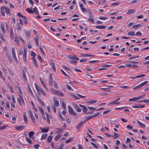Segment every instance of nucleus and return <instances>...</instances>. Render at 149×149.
<instances>
[{"label": "nucleus", "mask_w": 149, "mask_h": 149, "mask_svg": "<svg viewBox=\"0 0 149 149\" xmlns=\"http://www.w3.org/2000/svg\"><path fill=\"white\" fill-rule=\"evenodd\" d=\"M40 49L41 52V53L45 55V52L43 49L41 47H39Z\"/></svg>", "instance_id": "64"}, {"label": "nucleus", "mask_w": 149, "mask_h": 149, "mask_svg": "<svg viewBox=\"0 0 149 149\" xmlns=\"http://www.w3.org/2000/svg\"><path fill=\"white\" fill-rule=\"evenodd\" d=\"M24 120L26 124H27V116L25 112L24 113L23 115Z\"/></svg>", "instance_id": "21"}, {"label": "nucleus", "mask_w": 149, "mask_h": 149, "mask_svg": "<svg viewBox=\"0 0 149 149\" xmlns=\"http://www.w3.org/2000/svg\"><path fill=\"white\" fill-rule=\"evenodd\" d=\"M120 97L118 98L116 100H115L114 101H112L110 103H109V104L110 105H113L115 104H118L120 103V102L117 103L118 101H119L120 100Z\"/></svg>", "instance_id": "4"}, {"label": "nucleus", "mask_w": 149, "mask_h": 149, "mask_svg": "<svg viewBox=\"0 0 149 149\" xmlns=\"http://www.w3.org/2000/svg\"><path fill=\"white\" fill-rule=\"evenodd\" d=\"M28 112L29 113V116L30 117L33 116V114L32 113V111L30 109H29L28 111Z\"/></svg>", "instance_id": "51"}, {"label": "nucleus", "mask_w": 149, "mask_h": 149, "mask_svg": "<svg viewBox=\"0 0 149 149\" xmlns=\"http://www.w3.org/2000/svg\"><path fill=\"white\" fill-rule=\"evenodd\" d=\"M17 15L18 16L22 17L23 18H25V16H23L20 13H18L17 14Z\"/></svg>", "instance_id": "57"}, {"label": "nucleus", "mask_w": 149, "mask_h": 149, "mask_svg": "<svg viewBox=\"0 0 149 149\" xmlns=\"http://www.w3.org/2000/svg\"><path fill=\"white\" fill-rule=\"evenodd\" d=\"M53 101L54 102V105L55 107H58L59 106V103L58 100L56 98H53Z\"/></svg>", "instance_id": "3"}, {"label": "nucleus", "mask_w": 149, "mask_h": 149, "mask_svg": "<svg viewBox=\"0 0 149 149\" xmlns=\"http://www.w3.org/2000/svg\"><path fill=\"white\" fill-rule=\"evenodd\" d=\"M6 56L8 58L9 62H10V63H11L12 62V60L11 58L10 57V55L8 54H6Z\"/></svg>", "instance_id": "34"}, {"label": "nucleus", "mask_w": 149, "mask_h": 149, "mask_svg": "<svg viewBox=\"0 0 149 149\" xmlns=\"http://www.w3.org/2000/svg\"><path fill=\"white\" fill-rule=\"evenodd\" d=\"M34 134V132H33L31 131V132H30L29 133V137L31 138H33V135Z\"/></svg>", "instance_id": "35"}, {"label": "nucleus", "mask_w": 149, "mask_h": 149, "mask_svg": "<svg viewBox=\"0 0 149 149\" xmlns=\"http://www.w3.org/2000/svg\"><path fill=\"white\" fill-rule=\"evenodd\" d=\"M61 106H62V108L64 109H66V105L64 102H62V104H61Z\"/></svg>", "instance_id": "40"}, {"label": "nucleus", "mask_w": 149, "mask_h": 149, "mask_svg": "<svg viewBox=\"0 0 149 149\" xmlns=\"http://www.w3.org/2000/svg\"><path fill=\"white\" fill-rule=\"evenodd\" d=\"M135 12V10L133 9H130L129 10L128 12L127 13V14H131L134 13Z\"/></svg>", "instance_id": "14"}, {"label": "nucleus", "mask_w": 149, "mask_h": 149, "mask_svg": "<svg viewBox=\"0 0 149 149\" xmlns=\"http://www.w3.org/2000/svg\"><path fill=\"white\" fill-rule=\"evenodd\" d=\"M73 107L74 108L77 110V111L78 112H80L81 111V109L76 104H73Z\"/></svg>", "instance_id": "5"}, {"label": "nucleus", "mask_w": 149, "mask_h": 149, "mask_svg": "<svg viewBox=\"0 0 149 149\" xmlns=\"http://www.w3.org/2000/svg\"><path fill=\"white\" fill-rule=\"evenodd\" d=\"M24 126L23 125L17 126L15 127V129L17 130H20L24 128Z\"/></svg>", "instance_id": "15"}, {"label": "nucleus", "mask_w": 149, "mask_h": 149, "mask_svg": "<svg viewBox=\"0 0 149 149\" xmlns=\"http://www.w3.org/2000/svg\"><path fill=\"white\" fill-rule=\"evenodd\" d=\"M106 27V26L99 25L96 26V28L99 29H104Z\"/></svg>", "instance_id": "26"}, {"label": "nucleus", "mask_w": 149, "mask_h": 149, "mask_svg": "<svg viewBox=\"0 0 149 149\" xmlns=\"http://www.w3.org/2000/svg\"><path fill=\"white\" fill-rule=\"evenodd\" d=\"M128 35L131 36H134L135 35L134 32V31L129 32L128 33Z\"/></svg>", "instance_id": "47"}, {"label": "nucleus", "mask_w": 149, "mask_h": 149, "mask_svg": "<svg viewBox=\"0 0 149 149\" xmlns=\"http://www.w3.org/2000/svg\"><path fill=\"white\" fill-rule=\"evenodd\" d=\"M62 136L61 135H56L54 138V140L56 141H57Z\"/></svg>", "instance_id": "23"}, {"label": "nucleus", "mask_w": 149, "mask_h": 149, "mask_svg": "<svg viewBox=\"0 0 149 149\" xmlns=\"http://www.w3.org/2000/svg\"><path fill=\"white\" fill-rule=\"evenodd\" d=\"M88 20L91 22L93 23H95L94 19L92 18H89L88 19Z\"/></svg>", "instance_id": "55"}, {"label": "nucleus", "mask_w": 149, "mask_h": 149, "mask_svg": "<svg viewBox=\"0 0 149 149\" xmlns=\"http://www.w3.org/2000/svg\"><path fill=\"white\" fill-rule=\"evenodd\" d=\"M18 89L19 90V93H18V95L20 94L22 95V91L21 89L20 88V87H18Z\"/></svg>", "instance_id": "58"}, {"label": "nucleus", "mask_w": 149, "mask_h": 149, "mask_svg": "<svg viewBox=\"0 0 149 149\" xmlns=\"http://www.w3.org/2000/svg\"><path fill=\"white\" fill-rule=\"evenodd\" d=\"M66 87L70 91H73V89L68 85H66Z\"/></svg>", "instance_id": "46"}, {"label": "nucleus", "mask_w": 149, "mask_h": 149, "mask_svg": "<svg viewBox=\"0 0 149 149\" xmlns=\"http://www.w3.org/2000/svg\"><path fill=\"white\" fill-rule=\"evenodd\" d=\"M145 96V94L141 96H140L138 97H137L138 100H139L140 99H141V98H144Z\"/></svg>", "instance_id": "60"}, {"label": "nucleus", "mask_w": 149, "mask_h": 149, "mask_svg": "<svg viewBox=\"0 0 149 149\" xmlns=\"http://www.w3.org/2000/svg\"><path fill=\"white\" fill-rule=\"evenodd\" d=\"M8 87H9V88L10 89V91H11V92L12 93H13V87L11 85H10V84H8Z\"/></svg>", "instance_id": "49"}, {"label": "nucleus", "mask_w": 149, "mask_h": 149, "mask_svg": "<svg viewBox=\"0 0 149 149\" xmlns=\"http://www.w3.org/2000/svg\"><path fill=\"white\" fill-rule=\"evenodd\" d=\"M31 55L32 56H33V58H35V56H36V54L34 52H31Z\"/></svg>", "instance_id": "63"}, {"label": "nucleus", "mask_w": 149, "mask_h": 149, "mask_svg": "<svg viewBox=\"0 0 149 149\" xmlns=\"http://www.w3.org/2000/svg\"><path fill=\"white\" fill-rule=\"evenodd\" d=\"M82 110L83 112L85 113L86 114V113H87V111H88V109L85 106L83 108Z\"/></svg>", "instance_id": "39"}, {"label": "nucleus", "mask_w": 149, "mask_h": 149, "mask_svg": "<svg viewBox=\"0 0 149 149\" xmlns=\"http://www.w3.org/2000/svg\"><path fill=\"white\" fill-rule=\"evenodd\" d=\"M50 90L53 94L56 95L57 90L52 88L50 89Z\"/></svg>", "instance_id": "33"}, {"label": "nucleus", "mask_w": 149, "mask_h": 149, "mask_svg": "<svg viewBox=\"0 0 149 149\" xmlns=\"http://www.w3.org/2000/svg\"><path fill=\"white\" fill-rule=\"evenodd\" d=\"M68 112L70 114L73 116H76L77 115V113L74 111L71 106L70 105H68Z\"/></svg>", "instance_id": "1"}, {"label": "nucleus", "mask_w": 149, "mask_h": 149, "mask_svg": "<svg viewBox=\"0 0 149 149\" xmlns=\"http://www.w3.org/2000/svg\"><path fill=\"white\" fill-rule=\"evenodd\" d=\"M27 86L28 89V91L30 93L31 95H33V92L32 91L29 85H27Z\"/></svg>", "instance_id": "29"}, {"label": "nucleus", "mask_w": 149, "mask_h": 149, "mask_svg": "<svg viewBox=\"0 0 149 149\" xmlns=\"http://www.w3.org/2000/svg\"><path fill=\"white\" fill-rule=\"evenodd\" d=\"M39 110L42 113V114L43 115H44V111L43 110V109L42 108L40 107H39Z\"/></svg>", "instance_id": "52"}, {"label": "nucleus", "mask_w": 149, "mask_h": 149, "mask_svg": "<svg viewBox=\"0 0 149 149\" xmlns=\"http://www.w3.org/2000/svg\"><path fill=\"white\" fill-rule=\"evenodd\" d=\"M47 134L44 133L42 134L41 139L45 140L46 139L47 136Z\"/></svg>", "instance_id": "22"}, {"label": "nucleus", "mask_w": 149, "mask_h": 149, "mask_svg": "<svg viewBox=\"0 0 149 149\" xmlns=\"http://www.w3.org/2000/svg\"><path fill=\"white\" fill-rule=\"evenodd\" d=\"M145 76H146V75L145 74H141V75H138L135 77H130V78L131 79H134L136 78H139L142 77H144Z\"/></svg>", "instance_id": "16"}, {"label": "nucleus", "mask_w": 149, "mask_h": 149, "mask_svg": "<svg viewBox=\"0 0 149 149\" xmlns=\"http://www.w3.org/2000/svg\"><path fill=\"white\" fill-rule=\"evenodd\" d=\"M5 12L6 14H7L10 15V9L9 8H7L5 7Z\"/></svg>", "instance_id": "37"}, {"label": "nucleus", "mask_w": 149, "mask_h": 149, "mask_svg": "<svg viewBox=\"0 0 149 149\" xmlns=\"http://www.w3.org/2000/svg\"><path fill=\"white\" fill-rule=\"evenodd\" d=\"M31 33V32H26V34L27 37L28 38L30 36Z\"/></svg>", "instance_id": "56"}, {"label": "nucleus", "mask_w": 149, "mask_h": 149, "mask_svg": "<svg viewBox=\"0 0 149 149\" xmlns=\"http://www.w3.org/2000/svg\"><path fill=\"white\" fill-rule=\"evenodd\" d=\"M7 127L6 125H4L2 127H0V130H3Z\"/></svg>", "instance_id": "59"}, {"label": "nucleus", "mask_w": 149, "mask_h": 149, "mask_svg": "<svg viewBox=\"0 0 149 149\" xmlns=\"http://www.w3.org/2000/svg\"><path fill=\"white\" fill-rule=\"evenodd\" d=\"M135 35L139 36H142V34L140 32L138 31L136 33Z\"/></svg>", "instance_id": "62"}, {"label": "nucleus", "mask_w": 149, "mask_h": 149, "mask_svg": "<svg viewBox=\"0 0 149 149\" xmlns=\"http://www.w3.org/2000/svg\"><path fill=\"white\" fill-rule=\"evenodd\" d=\"M26 10L29 13H33V12L32 10L30 9L29 8H27L26 9Z\"/></svg>", "instance_id": "50"}, {"label": "nucleus", "mask_w": 149, "mask_h": 149, "mask_svg": "<svg viewBox=\"0 0 149 149\" xmlns=\"http://www.w3.org/2000/svg\"><path fill=\"white\" fill-rule=\"evenodd\" d=\"M39 79H40V82L41 83V84L44 87L45 89H46V90H47V88L45 84V83H44V82L42 80V79L41 77H40Z\"/></svg>", "instance_id": "11"}, {"label": "nucleus", "mask_w": 149, "mask_h": 149, "mask_svg": "<svg viewBox=\"0 0 149 149\" xmlns=\"http://www.w3.org/2000/svg\"><path fill=\"white\" fill-rule=\"evenodd\" d=\"M26 141L30 144H31L32 143V142L31 140L28 138H26Z\"/></svg>", "instance_id": "36"}, {"label": "nucleus", "mask_w": 149, "mask_h": 149, "mask_svg": "<svg viewBox=\"0 0 149 149\" xmlns=\"http://www.w3.org/2000/svg\"><path fill=\"white\" fill-rule=\"evenodd\" d=\"M56 95L61 97H63L64 96V94L59 90L57 91Z\"/></svg>", "instance_id": "10"}, {"label": "nucleus", "mask_w": 149, "mask_h": 149, "mask_svg": "<svg viewBox=\"0 0 149 149\" xmlns=\"http://www.w3.org/2000/svg\"><path fill=\"white\" fill-rule=\"evenodd\" d=\"M38 39L39 38L38 36H36L34 39L35 41L36 45L37 46H38L39 45L38 42Z\"/></svg>", "instance_id": "9"}, {"label": "nucleus", "mask_w": 149, "mask_h": 149, "mask_svg": "<svg viewBox=\"0 0 149 149\" xmlns=\"http://www.w3.org/2000/svg\"><path fill=\"white\" fill-rule=\"evenodd\" d=\"M137 122H138V124L139 125H140V126H141V127H145V124H143L142 123H141L138 120L137 121Z\"/></svg>", "instance_id": "43"}, {"label": "nucleus", "mask_w": 149, "mask_h": 149, "mask_svg": "<svg viewBox=\"0 0 149 149\" xmlns=\"http://www.w3.org/2000/svg\"><path fill=\"white\" fill-rule=\"evenodd\" d=\"M19 97H20L21 100H22V102L23 104L24 105V100L23 98V97H22V95L19 94Z\"/></svg>", "instance_id": "53"}, {"label": "nucleus", "mask_w": 149, "mask_h": 149, "mask_svg": "<svg viewBox=\"0 0 149 149\" xmlns=\"http://www.w3.org/2000/svg\"><path fill=\"white\" fill-rule=\"evenodd\" d=\"M53 86L56 89H58V84L56 82H54Z\"/></svg>", "instance_id": "48"}, {"label": "nucleus", "mask_w": 149, "mask_h": 149, "mask_svg": "<svg viewBox=\"0 0 149 149\" xmlns=\"http://www.w3.org/2000/svg\"><path fill=\"white\" fill-rule=\"evenodd\" d=\"M119 136V135L118 134L114 133L112 136L114 139H116L118 138Z\"/></svg>", "instance_id": "31"}, {"label": "nucleus", "mask_w": 149, "mask_h": 149, "mask_svg": "<svg viewBox=\"0 0 149 149\" xmlns=\"http://www.w3.org/2000/svg\"><path fill=\"white\" fill-rule=\"evenodd\" d=\"M32 59L34 64L35 66L36 67H38V63L36 59L35 58H33Z\"/></svg>", "instance_id": "27"}, {"label": "nucleus", "mask_w": 149, "mask_h": 149, "mask_svg": "<svg viewBox=\"0 0 149 149\" xmlns=\"http://www.w3.org/2000/svg\"><path fill=\"white\" fill-rule=\"evenodd\" d=\"M88 108L90 110H95L96 109V108H94L92 107H88Z\"/></svg>", "instance_id": "61"}, {"label": "nucleus", "mask_w": 149, "mask_h": 149, "mask_svg": "<svg viewBox=\"0 0 149 149\" xmlns=\"http://www.w3.org/2000/svg\"><path fill=\"white\" fill-rule=\"evenodd\" d=\"M53 83V79L52 77V74H50L49 75V84L51 86H52V83Z\"/></svg>", "instance_id": "7"}, {"label": "nucleus", "mask_w": 149, "mask_h": 149, "mask_svg": "<svg viewBox=\"0 0 149 149\" xmlns=\"http://www.w3.org/2000/svg\"><path fill=\"white\" fill-rule=\"evenodd\" d=\"M32 122L34 123H35L36 120L34 116L30 117Z\"/></svg>", "instance_id": "45"}, {"label": "nucleus", "mask_w": 149, "mask_h": 149, "mask_svg": "<svg viewBox=\"0 0 149 149\" xmlns=\"http://www.w3.org/2000/svg\"><path fill=\"white\" fill-rule=\"evenodd\" d=\"M5 7H4L2 6L1 8V15L3 16H5Z\"/></svg>", "instance_id": "6"}, {"label": "nucleus", "mask_w": 149, "mask_h": 149, "mask_svg": "<svg viewBox=\"0 0 149 149\" xmlns=\"http://www.w3.org/2000/svg\"><path fill=\"white\" fill-rule=\"evenodd\" d=\"M14 41H15L17 44L19 45V40L16 37L15 38Z\"/></svg>", "instance_id": "44"}, {"label": "nucleus", "mask_w": 149, "mask_h": 149, "mask_svg": "<svg viewBox=\"0 0 149 149\" xmlns=\"http://www.w3.org/2000/svg\"><path fill=\"white\" fill-rule=\"evenodd\" d=\"M50 64L51 65V64ZM52 67L53 70L54 72H56V69L55 68V65L54 63L53 62H52Z\"/></svg>", "instance_id": "30"}, {"label": "nucleus", "mask_w": 149, "mask_h": 149, "mask_svg": "<svg viewBox=\"0 0 149 149\" xmlns=\"http://www.w3.org/2000/svg\"><path fill=\"white\" fill-rule=\"evenodd\" d=\"M1 28L2 30V31L3 33H6L5 30V25L4 24L1 23Z\"/></svg>", "instance_id": "12"}, {"label": "nucleus", "mask_w": 149, "mask_h": 149, "mask_svg": "<svg viewBox=\"0 0 149 149\" xmlns=\"http://www.w3.org/2000/svg\"><path fill=\"white\" fill-rule=\"evenodd\" d=\"M22 77L24 80L26 81H27V79L26 75L25 72L24 71L22 70Z\"/></svg>", "instance_id": "13"}, {"label": "nucleus", "mask_w": 149, "mask_h": 149, "mask_svg": "<svg viewBox=\"0 0 149 149\" xmlns=\"http://www.w3.org/2000/svg\"><path fill=\"white\" fill-rule=\"evenodd\" d=\"M23 57H26V51L25 49L24 50Z\"/></svg>", "instance_id": "54"}, {"label": "nucleus", "mask_w": 149, "mask_h": 149, "mask_svg": "<svg viewBox=\"0 0 149 149\" xmlns=\"http://www.w3.org/2000/svg\"><path fill=\"white\" fill-rule=\"evenodd\" d=\"M81 56L82 57H87V56H94L93 55H91L89 54H82L81 55Z\"/></svg>", "instance_id": "24"}, {"label": "nucleus", "mask_w": 149, "mask_h": 149, "mask_svg": "<svg viewBox=\"0 0 149 149\" xmlns=\"http://www.w3.org/2000/svg\"><path fill=\"white\" fill-rule=\"evenodd\" d=\"M68 58L70 59H74L76 57V55H69L67 56Z\"/></svg>", "instance_id": "25"}, {"label": "nucleus", "mask_w": 149, "mask_h": 149, "mask_svg": "<svg viewBox=\"0 0 149 149\" xmlns=\"http://www.w3.org/2000/svg\"><path fill=\"white\" fill-rule=\"evenodd\" d=\"M141 24H138L136 25H134L132 26V28H136L138 27L141 26Z\"/></svg>", "instance_id": "38"}, {"label": "nucleus", "mask_w": 149, "mask_h": 149, "mask_svg": "<svg viewBox=\"0 0 149 149\" xmlns=\"http://www.w3.org/2000/svg\"><path fill=\"white\" fill-rule=\"evenodd\" d=\"M84 122H81L79 123L77 126V128L78 130H79L80 128L81 127L83 124Z\"/></svg>", "instance_id": "18"}, {"label": "nucleus", "mask_w": 149, "mask_h": 149, "mask_svg": "<svg viewBox=\"0 0 149 149\" xmlns=\"http://www.w3.org/2000/svg\"><path fill=\"white\" fill-rule=\"evenodd\" d=\"M58 115L59 116V117H60V119L63 121H65V118L63 117L61 114V113L60 112H58Z\"/></svg>", "instance_id": "32"}, {"label": "nucleus", "mask_w": 149, "mask_h": 149, "mask_svg": "<svg viewBox=\"0 0 149 149\" xmlns=\"http://www.w3.org/2000/svg\"><path fill=\"white\" fill-rule=\"evenodd\" d=\"M37 92L39 95H40V92L44 96H45L46 95V94L45 92V91L41 88L38 89V91H37Z\"/></svg>", "instance_id": "8"}, {"label": "nucleus", "mask_w": 149, "mask_h": 149, "mask_svg": "<svg viewBox=\"0 0 149 149\" xmlns=\"http://www.w3.org/2000/svg\"><path fill=\"white\" fill-rule=\"evenodd\" d=\"M53 137L51 135L49 136L47 138V143H49L52 141Z\"/></svg>", "instance_id": "17"}, {"label": "nucleus", "mask_w": 149, "mask_h": 149, "mask_svg": "<svg viewBox=\"0 0 149 149\" xmlns=\"http://www.w3.org/2000/svg\"><path fill=\"white\" fill-rule=\"evenodd\" d=\"M40 129L41 130L42 132H47L49 130L48 128L45 129L44 128H40Z\"/></svg>", "instance_id": "20"}, {"label": "nucleus", "mask_w": 149, "mask_h": 149, "mask_svg": "<svg viewBox=\"0 0 149 149\" xmlns=\"http://www.w3.org/2000/svg\"><path fill=\"white\" fill-rule=\"evenodd\" d=\"M12 52L13 59L15 61H17V59L15 55V51L14 47H12Z\"/></svg>", "instance_id": "2"}, {"label": "nucleus", "mask_w": 149, "mask_h": 149, "mask_svg": "<svg viewBox=\"0 0 149 149\" xmlns=\"http://www.w3.org/2000/svg\"><path fill=\"white\" fill-rule=\"evenodd\" d=\"M37 98L38 101L39 103L42 106H44V103L41 100L39 97H37Z\"/></svg>", "instance_id": "19"}, {"label": "nucleus", "mask_w": 149, "mask_h": 149, "mask_svg": "<svg viewBox=\"0 0 149 149\" xmlns=\"http://www.w3.org/2000/svg\"><path fill=\"white\" fill-rule=\"evenodd\" d=\"M148 83V81H144V82L140 84L139 85H140V86H141V87L142 86H143L147 84Z\"/></svg>", "instance_id": "42"}, {"label": "nucleus", "mask_w": 149, "mask_h": 149, "mask_svg": "<svg viewBox=\"0 0 149 149\" xmlns=\"http://www.w3.org/2000/svg\"><path fill=\"white\" fill-rule=\"evenodd\" d=\"M97 102V100H91V101L88 102V103H90V104H93L96 103Z\"/></svg>", "instance_id": "41"}, {"label": "nucleus", "mask_w": 149, "mask_h": 149, "mask_svg": "<svg viewBox=\"0 0 149 149\" xmlns=\"http://www.w3.org/2000/svg\"><path fill=\"white\" fill-rule=\"evenodd\" d=\"M138 100L137 97H134L129 99V101L130 102L135 101Z\"/></svg>", "instance_id": "28"}]
</instances>
